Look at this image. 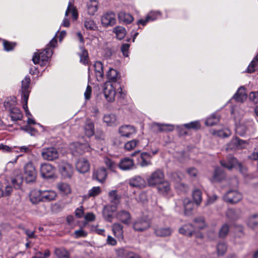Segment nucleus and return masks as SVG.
Here are the masks:
<instances>
[{
  "instance_id": "obj_1",
  "label": "nucleus",
  "mask_w": 258,
  "mask_h": 258,
  "mask_svg": "<svg viewBox=\"0 0 258 258\" xmlns=\"http://www.w3.org/2000/svg\"><path fill=\"white\" fill-rule=\"evenodd\" d=\"M37 177L36 170L31 162L25 164L23 167V176L20 168H16L13 171L11 176V183L14 188L18 189L22 184L24 178L26 182H33Z\"/></svg>"
},
{
  "instance_id": "obj_2",
  "label": "nucleus",
  "mask_w": 258,
  "mask_h": 258,
  "mask_svg": "<svg viewBox=\"0 0 258 258\" xmlns=\"http://www.w3.org/2000/svg\"><path fill=\"white\" fill-rule=\"evenodd\" d=\"M56 36V35L51 40L47 45L45 49L39 52L34 53L32 58V60L34 64L39 63L41 66H44L48 63L53 53L51 48L55 47L57 44V40L55 38Z\"/></svg>"
},
{
  "instance_id": "obj_3",
  "label": "nucleus",
  "mask_w": 258,
  "mask_h": 258,
  "mask_svg": "<svg viewBox=\"0 0 258 258\" xmlns=\"http://www.w3.org/2000/svg\"><path fill=\"white\" fill-rule=\"evenodd\" d=\"M103 94L106 100L109 102L114 101L116 95L120 98H123L125 95L120 87L117 89L116 92L115 87L110 82H106L104 84Z\"/></svg>"
},
{
  "instance_id": "obj_4",
  "label": "nucleus",
  "mask_w": 258,
  "mask_h": 258,
  "mask_svg": "<svg viewBox=\"0 0 258 258\" xmlns=\"http://www.w3.org/2000/svg\"><path fill=\"white\" fill-rule=\"evenodd\" d=\"M194 207V204L189 198L178 200L175 202V210L179 213L184 211V214L187 215L191 214Z\"/></svg>"
},
{
  "instance_id": "obj_5",
  "label": "nucleus",
  "mask_w": 258,
  "mask_h": 258,
  "mask_svg": "<svg viewBox=\"0 0 258 258\" xmlns=\"http://www.w3.org/2000/svg\"><path fill=\"white\" fill-rule=\"evenodd\" d=\"M164 180V174L160 169H157L153 172L147 178V181L149 186L158 185Z\"/></svg>"
},
{
  "instance_id": "obj_6",
  "label": "nucleus",
  "mask_w": 258,
  "mask_h": 258,
  "mask_svg": "<svg viewBox=\"0 0 258 258\" xmlns=\"http://www.w3.org/2000/svg\"><path fill=\"white\" fill-rule=\"evenodd\" d=\"M70 148L72 154L75 156L82 154L85 152H90L92 150L91 147L88 143H80L79 142L71 144Z\"/></svg>"
},
{
  "instance_id": "obj_7",
  "label": "nucleus",
  "mask_w": 258,
  "mask_h": 258,
  "mask_svg": "<svg viewBox=\"0 0 258 258\" xmlns=\"http://www.w3.org/2000/svg\"><path fill=\"white\" fill-rule=\"evenodd\" d=\"M228 161H222L221 162L222 166L230 170L233 168L237 166L240 171L243 174L246 173V169L241 164L238 163L237 159L232 156H229L227 158Z\"/></svg>"
},
{
  "instance_id": "obj_8",
  "label": "nucleus",
  "mask_w": 258,
  "mask_h": 258,
  "mask_svg": "<svg viewBox=\"0 0 258 258\" xmlns=\"http://www.w3.org/2000/svg\"><path fill=\"white\" fill-rule=\"evenodd\" d=\"M137 156L138 163L142 167H147L152 164L150 154L147 152L140 153V151L134 152L132 156Z\"/></svg>"
},
{
  "instance_id": "obj_9",
  "label": "nucleus",
  "mask_w": 258,
  "mask_h": 258,
  "mask_svg": "<svg viewBox=\"0 0 258 258\" xmlns=\"http://www.w3.org/2000/svg\"><path fill=\"white\" fill-rule=\"evenodd\" d=\"M150 226V220L146 217H141L136 219L133 223L134 229L137 231H143Z\"/></svg>"
},
{
  "instance_id": "obj_10",
  "label": "nucleus",
  "mask_w": 258,
  "mask_h": 258,
  "mask_svg": "<svg viewBox=\"0 0 258 258\" xmlns=\"http://www.w3.org/2000/svg\"><path fill=\"white\" fill-rule=\"evenodd\" d=\"M41 156L45 160L53 161L58 158V152L53 147L44 148L42 150Z\"/></svg>"
},
{
  "instance_id": "obj_11",
  "label": "nucleus",
  "mask_w": 258,
  "mask_h": 258,
  "mask_svg": "<svg viewBox=\"0 0 258 258\" xmlns=\"http://www.w3.org/2000/svg\"><path fill=\"white\" fill-rule=\"evenodd\" d=\"M242 198L241 193L236 190L228 191L224 196V200L228 203L235 204L239 202Z\"/></svg>"
},
{
  "instance_id": "obj_12",
  "label": "nucleus",
  "mask_w": 258,
  "mask_h": 258,
  "mask_svg": "<svg viewBox=\"0 0 258 258\" xmlns=\"http://www.w3.org/2000/svg\"><path fill=\"white\" fill-rule=\"evenodd\" d=\"M246 141L240 140L237 137L233 138L230 142L227 145V150L241 149L245 148L247 146Z\"/></svg>"
},
{
  "instance_id": "obj_13",
  "label": "nucleus",
  "mask_w": 258,
  "mask_h": 258,
  "mask_svg": "<svg viewBox=\"0 0 258 258\" xmlns=\"http://www.w3.org/2000/svg\"><path fill=\"white\" fill-rule=\"evenodd\" d=\"M31 82L30 78L28 76H26L21 81V98H25L26 100L29 97V94L31 92V88L30 86Z\"/></svg>"
},
{
  "instance_id": "obj_14",
  "label": "nucleus",
  "mask_w": 258,
  "mask_h": 258,
  "mask_svg": "<svg viewBox=\"0 0 258 258\" xmlns=\"http://www.w3.org/2000/svg\"><path fill=\"white\" fill-rule=\"evenodd\" d=\"M115 218L122 223L129 225L131 223L132 216L130 213L125 210L118 211L115 214Z\"/></svg>"
},
{
  "instance_id": "obj_15",
  "label": "nucleus",
  "mask_w": 258,
  "mask_h": 258,
  "mask_svg": "<svg viewBox=\"0 0 258 258\" xmlns=\"http://www.w3.org/2000/svg\"><path fill=\"white\" fill-rule=\"evenodd\" d=\"M101 21L105 27L113 26L116 23L115 15L112 12H107L102 15Z\"/></svg>"
},
{
  "instance_id": "obj_16",
  "label": "nucleus",
  "mask_w": 258,
  "mask_h": 258,
  "mask_svg": "<svg viewBox=\"0 0 258 258\" xmlns=\"http://www.w3.org/2000/svg\"><path fill=\"white\" fill-rule=\"evenodd\" d=\"M55 168L49 163H43L40 166V173L43 178H49L53 176Z\"/></svg>"
},
{
  "instance_id": "obj_17",
  "label": "nucleus",
  "mask_w": 258,
  "mask_h": 258,
  "mask_svg": "<svg viewBox=\"0 0 258 258\" xmlns=\"http://www.w3.org/2000/svg\"><path fill=\"white\" fill-rule=\"evenodd\" d=\"M118 167L123 171L130 170L136 168L134 160L128 157L121 159L118 164Z\"/></svg>"
},
{
  "instance_id": "obj_18",
  "label": "nucleus",
  "mask_w": 258,
  "mask_h": 258,
  "mask_svg": "<svg viewBox=\"0 0 258 258\" xmlns=\"http://www.w3.org/2000/svg\"><path fill=\"white\" fill-rule=\"evenodd\" d=\"M76 169L82 173L88 172L90 169V163L85 158H79L76 163Z\"/></svg>"
},
{
  "instance_id": "obj_19",
  "label": "nucleus",
  "mask_w": 258,
  "mask_h": 258,
  "mask_svg": "<svg viewBox=\"0 0 258 258\" xmlns=\"http://www.w3.org/2000/svg\"><path fill=\"white\" fill-rule=\"evenodd\" d=\"M84 132L88 137H92L95 133V127L93 121L90 119H87L83 126Z\"/></svg>"
},
{
  "instance_id": "obj_20",
  "label": "nucleus",
  "mask_w": 258,
  "mask_h": 258,
  "mask_svg": "<svg viewBox=\"0 0 258 258\" xmlns=\"http://www.w3.org/2000/svg\"><path fill=\"white\" fill-rule=\"evenodd\" d=\"M116 210L117 208L115 205L105 206L103 212L105 219L109 222H111L113 215L116 211Z\"/></svg>"
},
{
  "instance_id": "obj_21",
  "label": "nucleus",
  "mask_w": 258,
  "mask_h": 258,
  "mask_svg": "<svg viewBox=\"0 0 258 258\" xmlns=\"http://www.w3.org/2000/svg\"><path fill=\"white\" fill-rule=\"evenodd\" d=\"M42 202H46L54 201L55 200L57 194L53 190H40Z\"/></svg>"
},
{
  "instance_id": "obj_22",
  "label": "nucleus",
  "mask_w": 258,
  "mask_h": 258,
  "mask_svg": "<svg viewBox=\"0 0 258 258\" xmlns=\"http://www.w3.org/2000/svg\"><path fill=\"white\" fill-rule=\"evenodd\" d=\"M59 171L64 177H71L73 175V168L72 165L68 163L59 165Z\"/></svg>"
},
{
  "instance_id": "obj_23",
  "label": "nucleus",
  "mask_w": 258,
  "mask_h": 258,
  "mask_svg": "<svg viewBox=\"0 0 258 258\" xmlns=\"http://www.w3.org/2000/svg\"><path fill=\"white\" fill-rule=\"evenodd\" d=\"M135 133L136 129L133 125H123L119 128V133L122 137H130L131 135Z\"/></svg>"
},
{
  "instance_id": "obj_24",
  "label": "nucleus",
  "mask_w": 258,
  "mask_h": 258,
  "mask_svg": "<svg viewBox=\"0 0 258 258\" xmlns=\"http://www.w3.org/2000/svg\"><path fill=\"white\" fill-rule=\"evenodd\" d=\"M93 67L95 72V75L98 81H101L104 76L103 66L102 63L100 61H96Z\"/></svg>"
},
{
  "instance_id": "obj_25",
  "label": "nucleus",
  "mask_w": 258,
  "mask_h": 258,
  "mask_svg": "<svg viewBox=\"0 0 258 258\" xmlns=\"http://www.w3.org/2000/svg\"><path fill=\"white\" fill-rule=\"evenodd\" d=\"M29 200L32 204L36 205L40 202H42L40 190L34 189L32 190L29 194Z\"/></svg>"
},
{
  "instance_id": "obj_26",
  "label": "nucleus",
  "mask_w": 258,
  "mask_h": 258,
  "mask_svg": "<svg viewBox=\"0 0 258 258\" xmlns=\"http://www.w3.org/2000/svg\"><path fill=\"white\" fill-rule=\"evenodd\" d=\"M107 175L106 170L102 167L94 172L93 177L99 182L102 183L105 181Z\"/></svg>"
},
{
  "instance_id": "obj_27",
  "label": "nucleus",
  "mask_w": 258,
  "mask_h": 258,
  "mask_svg": "<svg viewBox=\"0 0 258 258\" xmlns=\"http://www.w3.org/2000/svg\"><path fill=\"white\" fill-rule=\"evenodd\" d=\"M112 230L114 235L118 239L123 238V226L118 223H115L112 226Z\"/></svg>"
},
{
  "instance_id": "obj_28",
  "label": "nucleus",
  "mask_w": 258,
  "mask_h": 258,
  "mask_svg": "<svg viewBox=\"0 0 258 258\" xmlns=\"http://www.w3.org/2000/svg\"><path fill=\"white\" fill-rule=\"evenodd\" d=\"M233 98L238 102H243L247 99L246 91L243 87L239 88L236 93L233 96Z\"/></svg>"
},
{
  "instance_id": "obj_29",
  "label": "nucleus",
  "mask_w": 258,
  "mask_h": 258,
  "mask_svg": "<svg viewBox=\"0 0 258 258\" xmlns=\"http://www.w3.org/2000/svg\"><path fill=\"white\" fill-rule=\"evenodd\" d=\"M246 223L252 229L258 227V213L250 215L246 220Z\"/></svg>"
},
{
  "instance_id": "obj_30",
  "label": "nucleus",
  "mask_w": 258,
  "mask_h": 258,
  "mask_svg": "<svg viewBox=\"0 0 258 258\" xmlns=\"http://www.w3.org/2000/svg\"><path fill=\"white\" fill-rule=\"evenodd\" d=\"M145 180L140 176H136L130 180V185L134 187H143L145 185Z\"/></svg>"
},
{
  "instance_id": "obj_31",
  "label": "nucleus",
  "mask_w": 258,
  "mask_h": 258,
  "mask_svg": "<svg viewBox=\"0 0 258 258\" xmlns=\"http://www.w3.org/2000/svg\"><path fill=\"white\" fill-rule=\"evenodd\" d=\"M252 122L251 121H248L247 122L246 124L243 122H240L239 124L236 125L235 131L237 134L243 136L246 134L249 127L250 126Z\"/></svg>"
},
{
  "instance_id": "obj_32",
  "label": "nucleus",
  "mask_w": 258,
  "mask_h": 258,
  "mask_svg": "<svg viewBox=\"0 0 258 258\" xmlns=\"http://www.w3.org/2000/svg\"><path fill=\"white\" fill-rule=\"evenodd\" d=\"M87 13L90 16H94L98 9V3L96 0H90L87 4Z\"/></svg>"
},
{
  "instance_id": "obj_33",
  "label": "nucleus",
  "mask_w": 258,
  "mask_h": 258,
  "mask_svg": "<svg viewBox=\"0 0 258 258\" xmlns=\"http://www.w3.org/2000/svg\"><path fill=\"white\" fill-rule=\"evenodd\" d=\"M195 231V228L190 224H185L179 229V232L180 234L187 236H191Z\"/></svg>"
},
{
  "instance_id": "obj_34",
  "label": "nucleus",
  "mask_w": 258,
  "mask_h": 258,
  "mask_svg": "<svg viewBox=\"0 0 258 258\" xmlns=\"http://www.w3.org/2000/svg\"><path fill=\"white\" fill-rule=\"evenodd\" d=\"M118 18L119 21L126 24L131 23L134 20L133 17L130 14L123 11H121L118 14Z\"/></svg>"
},
{
  "instance_id": "obj_35",
  "label": "nucleus",
  "mask_w": 258,
  "mask_h": 258,
  "mask_svg": "<svg viewBox=\"0 0 258 258\" xmlns=\"http://www.w3.org/2000/svg\"><path fill=\"white\" fill-rule=\"evenodd\" d=\"M224 178V174L223 170L220 168H216L210 180L212 182H217L222 180Z\"/></svg>"
},
{
  "instance_id": "obj_36",
  "label": "nucleus",
  "mask_w": 258,
  "mask_h": 258,
  "mask_svg": "<svg viewBox=\"0 0 258 258\" xmlns=\"http://www.w3.org/2000/svg\"><path fill=\"white\" fill-rule=\"evenodd\" d=\"M108 198L111 203L117 205L120 202V196L116 190H112L108 192Z\"/></svg>"
},
{
  "instance_id": "obj_37",
  "label": "nucleus",
  "mask_w": 258,
  "mask_h": 258,
  "mask_svg": "<svg viewBox=\"0 0 258 258\" xmlns=\"http://www.w3.org/2000/svg\"><path fill=\"white\" fill-rule=\"evenodd\" d=\"M71 15L73 20L76 21L78 18V13L77 9L71 3H69L67 9L65 13V16Z\"/></svg>"
},
{
  "instance_id": "obj_38",
  "label": "nucleus",
  "mask_w": 258,
  "mask_h": 258,
  "mask_svg": "<svg viewBox=\"0 0 258 258\" xmlns=\"http://www.w3.org/2000/svg\"><path fill=\"white\" fill-rule=\"evenodd\" d=\"M173 230L169 227H160L155 230L156 235L158 236L165 237L170 236Z\"/></svg>"
},
{
  "instance_id": "obj_39",
  "label": "nucleus",
  "mask_w": 258,
  "mask_h": 258,
  "mask_svg": "<svg viewBox=\"0 0 258 258\" xmlns=\"http://www.w3.org/2000/svg\"><path fill=\"white\" fill-rule=\"evenodd\" d=\"M157 186L158 191L162 195H165L167 194L170 190V186L169 182L164 180Z\"/></svg>"
},
{
  "instance_id": "obj_40",
  "label": "nucleus",
  "mask_w": 258,
  "mask_h": 258,
  "mask_svg": "<svg viewBox=\"0 0 258 258\" xmlns=\"http://www.w3.org/2000/svg\"><path fill=\"white\" fill-rule=\"evenodd\" d=\"M107 77L112 82H116L119 78L120 76L116 70L110 68L107 73Z\"/></svg>"
},
{
  "instance_id": "obj_41",
  "label": "nucleus",
  "mask_w": 258,
  "mask_h": 258,
  "mask_svg": "<svg viewBox=\"0 0 258 258\" xmlns=\"http://www.w3.org/2000/svg\"><path fill=\"white\" fill-rule=\"evenodd\" d=\"M11 117L13 120H21L23 114L21 110L17 107H13L10 110Z\"/></svg>"
},
{
  "instance_id": "obj_42",
  "label": "nucleus",
  "mask_w": 258,
  "mask_h": 258,
  "mask_svg": "<svg viewBox=\"0 0 258 258\" xmlns=\"http://www.w3.org/2000/svg\"><path fill=\"white\" fill-rule=\"evenodd\" d=\"M104 163L107 167L108 169L113 172L115 171L118 166V164L108 157H105L104 158Z\"/></svg>"
},
{
  "instance_id": "obj_43",
  "label": "nucleus",
  "mask_w": 258,
  "mask_h": 258,
  "mask_svg": "<svg viewBox=\"0 0 258 258\" xmlns=\"http://www.w3.org/2000/svg\"><path fill=\"white\" fill-rule=\"evenodd\" d=\"M113 32L116 34L117 39L119 40L123 39L126 34L125 29L122 26L115 27L113 29Z\"/></svg>"
},
{
  "instance_id": "obj_44",
  "label": "nucleus",
  "mask_w": 258,
  "mask_h": 258,
  "mask_svg": "<svg viewBox=\"0 0 258 258\" xmlns=\"http://www.w3.org/2000/svg\"><path fill=\"white\" fill-rule=\"evenodd\" d=\"M227 250V244L223 242H221L218 243L216 246L217 254L219 256H223L226 252Z\"/></svg>"
},
{
  "instance_id": "obj_45",
  "label": "nucleus",
  "mask_w": 258,
  "mask_h": 258,
  "mask_svg": "<svg viewBox=\"0 0 258 258\" xmlns=\"http://www.w3.org/2000/svg\"><path fill=\"white\" fill-rule=\"evenodd\" d=\"M103 120L107 125L112 126L115 124L116 120V117L113 114H108L104 116Z\"/></svg>"
},
{
  "instance_id": "obj_46",
  "label": "nucleus",
  "mask_w": 258,
  "mask_h": 258,
  "mask_svg": "<svg viewBox=\"0 0 258 258\" xmlns=\"http://www.w3.org/2000/svg\"><path fill=\"white\" fill-rule=\"evenodd\" d=\"M154 126L157 127L159 132L162 131H172L174 130V126L169 124H160L158 123H154Z\"/></svg>"
},
{
  "instance_id": "obj_47",
  "label": "nucleus",
  "mask_w": 258,
  "mask_h": 258,
  "mask_svg": "<svg viewBox=\"0 0 258 258\" xmlns=\"http://www.w3.org/2000/svg\"><path fill=\"white\" fill-rule=\"evenodd\" d=\"M192 198L195 203L199 206L202 201V191L199 189H196L193 191Z\"/></svg>"
},
{
  "instance_id": "obj_48",
  "label": "nucleus",
  "mask_w": 258,
  "mask_h": 258,
  "mask_svg": "<svg viewBox=\"0 0 258 258\" xmlns=\"http://www.w3.org/2000/svg\"><path fill=\"white\" fill-rule=\"evenodd\" d=\"M219 121V116L217 115L216 114H213L207 119L205 124L208 126H213L217 124Z\"/></svg>"
},
{
  "instance_id": "obj_49",
  "label": "nucleus",
  "mask_w": 258,
  "mask_h": 258,
  "mask_svg": "<svg viewBox=\"0 0 258 258\" xmlns=\"http://www.w3.org/2000/svg\"><path fill=\"white\" fill-rule=\"evenodd\" d=\"M258 64V54L255 55L251 63L247 68V72L249 73L254 72L257 67Z\"/></svg>"
},
{
  "instance_id": "obj_50",
  "label": "nucleus",
  "mask_w": 258,
  "mask_h": 258,
  "mask_svg": "<svg viewBox=\"0 0 258 258\" xmlns=\"http://www.w3.org/2000/svg\"><path fill=\"white\" fill-rule=\"evenodd\" d=\"M55 254L57 258H69L68 251L63 248H56L55 250Z\"/></svg>"
},
{
  "instance_id": "obj_51",
  "label": "nucleus",
  "mask_w": 258,
  "mask_h": 258,
  "mask_svg": "<svg viewBox=\"0 0 258 258\" xmlns=\"http://www.w3.org/2000/svg\"><path fill=\"white\" fill-rule=\"evenodd\" d=\"M84 26L87 29L91 30H95L97 28L94 21L89 18L85 19L84 21Z\"/></svg>"
},
{
  "instance_id": "obj_52",
  "label": "nucleus",
  "mask_w": 258,
  "mask_h": 258,
  "mask_svg": "<svg viewBox=\"0 0 258 258\" xmlns=\"http://www.w3.org/2000/svg\"><path fill=\"white\" fill-rule=\"evenodd\" d=\"M213 134L220 137L226 138L231 135V132L228 128H225L222 130L214 131Z\"/></svg>"
},
{
  "instance_id": "obj_53",
  "label": "nucleus",
  "mask_w": 258,
  "mask_h": 258,
  "mask_svg": "<svg viewBox=\"0 0 258 258\" xmlns=\"http://www.w3.org/2000/svg\"><path fill=\"white\" fill-rule=\"evenodd\" d=\"M81 53L80 54V61L84 64H87L88 62V52L83 47L80 48Z\"/></svg>"
},
{
  "instance_id": "obj_54",
  "label": "nucleus",
  "mask_w": 258,
  "mask_h": 258,
  "mask_svg": "<svg viewBox=\"0 0 258 258\" xmlns=\"http://www.w3.org/2000/svg\"><path fill=\"white\" fill-rule=\"evenodd\" d=\"M206 226V224L205 223V221L203 218L200 217L198 218H197L194 221V228L195 229L196 228L199 229H202Z\"/></svg>"
},
{
  "instance_id": "obj_55",
  "label": "nucleus",
  "mask_w": 258,
  "mask_h": 258,
  "mask_svg": "<svg viewBox=\"0 0 258 258\" xmlns=\"http://www.w3.org/2000/svg\"><path fill=\"white\" fill-rule=\"evenodd\" d=\"M57 187L64 194L67 195L71 192V188L67 183H59L57 185Z\"/></svg>"
},
{
  "instance_id": "obj_56",
  "label": "nucleus",
  "mask_w": 258,
  "mask_h": 258,
  "mask_svg": "<svg viewBox=\"0 0 258 258\" xmlns=\"http://www.w3.org/2000/svg\"><path fill=\"white\" fill-rule=\"evenodd\" d=\"M138 143L139 141L137 140H133L132 141H128L125 144L124 149L127 151H131L134 149Z\"/></svg>"
},
{
  "instance_id": "obj_57",
  "label": "nucleus",
  "mask_w": 258,
  "mask_h": 258,
  "mask_svg": "<svg viewBox=\"0 0 258 258\" xmlns=\"http://www.w3.org/2000/svg\"><path fill=\"white\" fill-rule=\"evenodd\" d=\"M101 192V189L99 186H94L90 189L88 193L89 197H95L99 195Z\"/></svg>"
},
{
  "instance_id": "obj_58",
  "label": "nucleus",
  "mask_w": 258,
  "mask_h": 258,
  "mask_svg": "<svg viewBox=\"0 0 258 258\" xmlns=\"http://www.w3.org/2000/svg\"><path fill=\"white\" fill-rule=\"evenodd\" d=\"M183 126L188 129L198 130L200 128L201 125L199 121H194L183 124Z\"/></svg>"
},
{
  "instance_id": "obj_59",
  "label": "nucleus",
  "mask_w": 258,
  "mask_h": 258,
  "mask_svg": "<svg viewBox=\"0 0 258 258\" xmlns=\"http://www.w3.org/2000/svg\"><path fill=\"white\" fill-rule=\"evenodd\" d=\"M3 46L5 50L9 51L12 50L15 46V43L10 42L5 40H3Z\"/></svg>"
},
{
  "instance_id": "obj_60",
  "label": "nucleus",
  "mask_w": 258,
  "mask_h": 258,
  "mask_svg": "<svg viewBox=\"0 0 258 258\" xmlns=\"http://www.w3.org/2000/svg\"><path fill=\"white\" fill-rule=\"evenodd\" d=\"M130 252V251L124 248H120L116 250L117 256L121 257H124L126 258L127 256L128 253Z\"/></svg>"
},
{
  "instance_id": "obj_61",
  "label": "nucleus",
  "mask_w": 258,
  "mask_h": 258,
  "mask_svg": "<svg viewBox=\"0 0 258 258\" xmlns=\"http://www.w3.org/2000/svg\"><path fill=\"white\" fill-rule=\"evenodd\" d=\"M34 146L29 145L28 146H22L18 147L17 149L20 150V152H23L26 153H29L32 152Z\"/></svg>"
},
{
  "instance_id": "obj_62",
  "label": "nucleus",
  "mask_w": 258,
  "mask_h": 258,
  "mask_svg": "<svg viewBox=\"0 0 258 258\" xmlns=\"http://www.w3.org/2000/svg\"><path fill=\"white\" fill-rule=\"evenodd\" d=\"M153 19H153L152 18H151L150 15H147V16L145 18V19H141L137 21V24L139 26L140 25H142V26H145L149 22L153 21Z\"/></svg>"
},
{
  "instance_id": "obj_63",
  "label": "nucleus",
  "mask_w": 258,
  "mask_h": 258,
  "mask_svg": "<svg viewBox=\"0 0 258 258\" xmlns=\"http://www.w3.org/2000/svg\"><path fill=\"white\" fill-rule=\"evenodd\" d=\"M50 255L49 250L48 249H46L44 250V253H43L41 252H36L34 256H33V258H46Z\"/></svg>"
},
{
  "instance_id": "obj_64",
  "label": "nucleus",
  "mask_w": 258,
  "mask_h": 258,
  "mask_svg": "<svg viewBox=\"0 0 258 258\" xmlns=\"http://www.w3.org/2000/svg\"><path fill=\"white\" fill-rule=\"evenodd\" d=\"M229 229L228 225H223L219 230V236L220 237H224L227 234Z\"/></svg>"
}]
</instances>
